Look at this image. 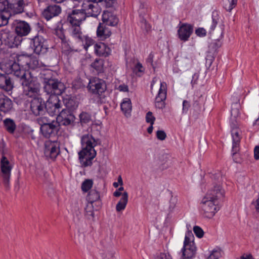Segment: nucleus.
Wrapping results in <instances>:
<instances>
[{
    "mask_svg": "<svg viewBox=\"0 0 259 259\" xmlns=\"http://www.w3.org/2000/svg\"><path fill=\"white\" fill-rule=\"evenodd\" d=\"M87 199L89 201L88 203H92L93 204L94 202H96L98 204L96 210H98L100 208L101 203L100 193L98 191L95 189L91 190L87 196Z\"/></svg>",
    "mask_w": 259,
    "mask_h": 259,
    "instance_id": "obj_30",
    "label": "nucleus"
},
{
    "mask_svg": "<svg viewBox=\"0 0 259 259\" xmlns=\"http://www.w3.org/2000/svg\"><path fill=\"white\" fill-rule=\"evenodd\" d=\"M178 203V198L176 196L171 195V197L166 205V210L168 213H171L174 212L175 208L177 207Z\"/></svg>",
    "mask_w": 259,
    "mask_h": 259,
    "instance_id": "obj_34",
    "label": "nucleus"
},
{
    "mask_svg": "<svg viewBox=\"0 0 259 259\" xmlns=\"http://www.w3.org/2000/svg\"><path fill=\"white\" fill-rule=\"evenodd\" d=\"M58 130V122L54 121L48 124L40 127V131L42 135L47 138L50 137L51 135H54Z\"/></svg>",
    "mask_w": 259,
    "mask_h": 259,
    "instance_id": "obj_24",
    "label": "nucleus"
},
{
    "mask_svg": "<svg viewBox=\"0 0 259 259\" xmlns=\"http://www.w3.org/2000/svg\"><path fill=\"white\" fill-rule=\"evenodd\" d=\"M61 12V8L59 6L52 5L48 6L42 12V16L47 20H49L53 17L58 16Z\"/></svg>",
    "mask_w": 259,
    "mask_h": 259,
    "instance_id": "obj_21",
    "label": "nucleus"
},
{
    "mask_svg": "<svg viewBox=\"0 0 259 259\" xmlns=\"http://www.w3.org/2000/svg\"><path fill=\"white\" fill-rule=\"evenodd\" d=\"M93 181L91 179H86L81 185V190L84 192H88L93 186Z\"/></svg>",
    "mask_w": 259,
    "mask_h": 259,
    "instance_id": "obj_40",
    "label": "nucleus"
},
{
    "mask_svg": "<svg viewBox=\"0 0 259 259\" xmlns=\"http://www.w3.org/2000/svg\"><path fill=\"white\" fill-rule=\"evenodd\" d=\"M190 107V103L187 100H184L183 102V112L186 113L188 110L189 107Z\"/></svg>",
    "mask_w": 259,
    "mask_h": 259,
    "instance_id": "obj_55",
    "label": "nucleus"
},
{
    "mask_svg": "<svg viewBox=\"0 0 259 259\" xmlns=\"http://www.w3.org/2000/svg\"><path fill=\"white\" fill-rule=\"evenodd\" d=\"M134 71L136 72V74L139 76H140V74H139V73H141L143 72V67L140 63H138L137 64L135 67Z\"/></svg>",
    "mask_w": 259,
    "mask_h": 259,
    "instance_id": "obj_52",
    "label": "nucleus"
},
{
    "mask_svg": "<svg viewBox=\"0 0 259 259\" xmlns=\"http://www.w3.org/2000/svg\"><path fill=\"white\" fill-rule=\"evenodd\" d=\"M88 88L93 94L100 95L106 91V84L103 79L94 78L90 80Z\"/></svg>",
    "mask_w": 259,
    "mask_h": 259,
    "instance_id": "obj_13",
    "label": "nucleus"
},
{
    "mask_svg": "<svg viewBox=\"0 0 259 259\" xmlns=\"http://www.w3.org/2000/svg\"><path fill=\"white\" fill-rule=\"evenodd\" d=\"M102 21L103 23L108 26H114L117 24L118 19L111 12L104 11L102 15Z\"/></svg>",
    "mask_w": 259,
    "mask_h": 259,
    "instance_id": "obj_27",
    "label": "nucleus"
},
{
    "mask_svg": "<svg viewBox=\"0 0 259 259\" xmlns=\"http://www.w3.org/2000/svg\"><path fill=\"white\" fill-rule=\"evenodd\" d=\"M146 121L150 124H154L155 120V117L153 116V113L151 111H148L146 115Z\"/></svg>",
    "mask_w": 259,
    "mask_h": 259,
    "instance_id": "obj_46",
    "label": "nucleus"
},
{
    "mask_svg": "<svg viewBox=\"0 0 259 259\" xmlns=\"http://www.w3.org/2000/svg\"><path fill=\"white\" fill-rule=\"evenodd\" d=\"M220 253L217 251H213L208 257L207 259H218Z\"/></svg>",
    "mask_w": 259,
    "mask_h": 259,
    "instance_id": "obj_56",
    "label": "nucleus"
},
{
    "mask_svg": "<svg viewBox=\"0 0 259 259\" xmlns=\"http://www.w3.org/2000/svg\"><path fill=\"white\" fill-rule=\"evenodd\" d=\"M113 251H106L102 253V259H115Z\"/></svg>",
    "mask_w": 259,
    "mask_h": 259,
    "instance_id": "obj_51",
    "label": "nucleus"
},
{
    "mask_svg": "<svg viewBox=\"0 0 259 259\" xmlns=\"http://www.w3.org/2000/svg\"><path fill=\"white\" fill-rule=\"evenodd\" d=\"M9 16H11V13L5 10L0 11V27L6 25V21L2 20V17H5V18Z\"/></svg>",
    "mask_w": 259,
    "mask_h": 259,
    "instance_id": "obj_48",
    "label": "nucleus"
},
{
    "mask_svg": "<svg viewBox=\"0 0 259 259\" xmlns=\"http://www.w3.org/2000/svg\"><path fill=\"white\" fill-rule=\"evenodd\" d=\"M80 121L81 124L87 123L91 120V116L87 112H82L79 115Z\"/></svg>",
    "mask_w": 259,
    "mask_h": 259,
    "instance_id": "obj_42",
    "label": "nucleus"
},
{
    "mask_svg": "<svg viewBox=\"0 0 259 259\" xmlns=\"http://www.w3.org/2000/svg\"><path fill=\"white\" fill-rule=\"evenodd\" d=\"M86 18L85 12L83 9L81 10H73L68 14L67 21L71 25H80L82 21Z\"/></svg>",
    "mask_w": 259,
    "mask_h": 259,
    "instance_id": "obj_20",
    "label": "nucleus"
},
{
    "mask_svg": "<svg viewBox=\"0 0 259 259\" xmlns=\"http://www.w3.org/2000/svg\"><path fill=\"white\" fill-rule=\"evenodd\" d=\"M237 0H228L225 4V8L227 11L230 12L236 5Z\"/></svg>",
    "mask_w": 259,
    "mask_h": 259,
    "instance_id": "obj_44",
    "label": "nucleus"
},
{
    "mask_svg": "<svg viewBox=\"0 0 259 259\" xmlns=\"http://www.w3.org/2000/svg\"><path fill=\"white\" fill-rule=\"evenodd\" d=\"M256 205L255 206L256 209L257 211L259 212V197L256 201Z\"/></svg>",
    "mask_w": 259,
    "mask_h": 259,
    "instance_id": "obj_64",
    "label": "nucleus"
},
{
    "mask_svg": "<svg viewBox=\"0 0 259 259\" xmlns=\"http://www.w3.org/2000/svg\"><path fill=\"white\" fill-rule=\"evenodd\" d=\"M121 109L125 116H128L131 114L132 109L131 101L129 98H125L120 105Z\"/></svg>",
    "mask_w": 259,
    "mask_h": 259,
    "instance_id": "obj_32",
    "label": "nucleus"
},
{
    "mask_svg": "<svg viewBox=\"0 0 259 259\" xmlns=\"http://www.w3.org/2000/svg\"><path fill=\"white\" fill-rule=\"evenodd\" d=\"M74 116L69 110L62 109L59 114L56 118V121L58 122V126L60 125H69L71 124L74 121Z\"/></svg>",
    "mask_w": 259,
    "mask_h": 259,
    "instance_id": "obj_19",
    "label": "nucleus"
},
{
    "mask_svg": "<svg viewBox=\"0 0 259 259\" xmlns=\"http://www.w3.org/2000/svg\"><path fill=\"white\" fill-rule=\"evenodd\" d=\"M122 193L118 191V190L115 191L114 193H113V196H115V197H119L120 196H122Z\"/></svg>",
    "mask_w": 259,
    "mask_h": 259,
    "instance_id": "obj_62",
    "label": "nucleus"
},
{
    "mask_svg": "<svg viewBox=\"0 0 259 259\" xmlns=\"http://www.w3.org/2000/svg\"><path fill=\"white\" fill-rule=\"evenodd\" d=\"M156 259H172V257L169 253H160Z\"/></svg>",
    "mask_w": 259,
    "mask_h": 259,
    "instance_id": "obj_54",
    "label": "nucleus"
},
{
    "mask_svg": "<svg viewBox=\"0 0 259 259\" xmlns=\"http://www.w3.org/2000/svg\"><path fill=\"white\" fill-rule=\"evenodd\" d=\"M203 104V100L201 97L198 98L197 100L194 101L193 105L194 110L197 112L200 111L202 106Z\"/></svg>",
    "mask_w": 259,
    "mask_h": 259,
    "instance_id": "obj_41",
    "label": "nucleus"
},
{
    "mask_svg": "<svg viewBox=\"0 0 259 259\" xmlns=\"http://www.w3.org/2000/svg\"><path fill=\"white\" fill-rule=\"evenodd\" d=\"M193 231L195 235L198 238H201L204 235V232L203 230L199 226H194L193 227Z\"/></svg>",
    "mask_w": 259,
    "mask_h": 259,
    "instance_id": "obj_47",
    "label": "nucleus"
},
{
    "mask_svg": "<svg viewBox=\"0 0 259 259\" xmlns=\"http://www.w3.org/2000/svg\"><path fill=\"white\" fill-rule=\"evenodd\" d=\"M31 41L34 53L37 55H44L47 52L48 48L45 45V40L42 36H35Z\"/></svg>",
    "mask_w": 259,
    "mask_h": 259,
    "instance_id": "obj_17",
    "label": "nucleus"
},
{
    "mask_svg": "<svg viewBox=\"0 0 259 259\" xmlns=\"http://www.w3.org/2000/svg\"><path fill=\"white\" fill-rule=\"evenodd\" d=\"M82 7L86 17L91 16L96 18L101 12V9L98 4L90 1L83 3Z\"/></svg>",
    "mask_w": 259,
    "mask_h": 259,
    "instance_id": "obj_16",
    "label": "nucleus"
},
{
    "mask_svg": "<svg viewBox=\"0 0 259 259\" xmlns=\"http://www.w3.org/2000/svg\"><path fill=\"white\" fill-rule=\"evenodd\" d=\"M103 1L105 3L106 6L108 8L112 7L115 3L114 0H103Z\"/></svg>",
    "mask_w": 259,
    "mask_h": 259,
    "instance_id": "obj_58",
    "label": "nucleus"
},
{
    "mask_svg": "<svg viewBox=\"0 0 259 259\" xmlns=\"http://www.w3.org/2000/svg\"><path fill=\"white\" fill-rule=\"evenodd\" d=\"M18 79L23 87V94L28 97L36 98L39 92V88L32 81L30 72L27 71Z\"/></svg>",
    "mask_w": 259,
    "mask_h": 259,
    "instance_id": "obj_3",
    "label": "nucleus"
},
{
    "mask_svg": "<svg viewBox=\"0 0 259 259\" xmlns=\"http://www.w3.org/2000/svg\"><path fill=\"white\" fill-rule=\"evenodd\" d=\"M99 126L93 124L91 125V134L83 135L81 138L82 150L78 152L79 159L82 166L87 167L92 164V160L96 156V151L94 147L97 145L98 139H95L93 136L94 130Z\"/></svg>",
    "mask_w": 259,
    "mask_h": 259,
    "instance_id": "obj_1",
    "label": "nucleus"
},
{
    "mask_svg": "<svg viewBox=\"0 0 259 259\" xmlns=\"http://www.w3.org/2000/svg\"><path fill=\"white\" fill-rule=\"evenodd\" d=\"M46 104V110L52 116L60 113L62 108V102L57 96H50Z\"/></svg>",
    "mask_w": 259,
    "mask_h": 259,
    "instance_id": "obj_11",
    "label": "nucleus"
},
{
    "mask_svg": "<svg viewBox=\"0 0 259 259\" xmlns=\"http://www.w3.org/2000/svg\"><path fill=\"white\" fill-rule=\"evenodd\" d=\"M65 89V84L57 78L45 77L44 79V90L50 96L61 95Z\"/></svg>",
    "mask_w": 259,
    "mask_h": 259,
    "instance_id": "obj_5",
    "label": "nucleus"
},
{
    "mask_svg": "<svg viewBox=\"0 0 259 259\" xmlns=\"http://www.w3.org/2000/svg\"><path fill=\"white\" fill-rule=\"evenodd\" d=\"M1 69L7 74H13L18 79L27 71L21 69L19 64L13 60L4 61L1 64Z\"/></svg>",
    "mask_w": 259,
    "mask_h": 259,
    "instance_id": "obj_8",
    "label": "nucleus"
},
{
    "mask_svg": "<svg viewBox=\"0 0 259 259\" xmlns=\"http://www.w3.org/2000/svg\"><path fill=\"white\" fill-rule=\"evenodd\" d=\"M31 28L29 24L23 21L16 22L15 30V33L21 37L27 35L30 31Z\"/></svg>",
    "mask_w": 259,
    "mask_h": 259,
    "instance_id": "obj_23",
    "label": "nucleus"
},
{
    "mask_svg": "<svg viewBox=\"0 0 259 259\" xmlns=\"http://www.w3.org/2000/svg\"><path fill=\"white\" fill-rule=\"evenodd\" d=\"M156 137L158 140L163 141L166 137V134L164 131L158 130L156 132Z\"/></svg>",
    "mask_w": 259,
    "mask_h": 259,
    "instance_id": "obj_50",
    "label": "nucleus"
},
{
    "mask_svg": "<svg viewBox=\"0 0 259 259\" xmlns=\"http://www.w3.org/2000/svg\"><path fill=\"white\" fill-rule=\"evenodd\" d=\"M30 109L35 116L43 114L46 112V104L41 98H34L30 102Z\"/></svg>",
    "mask_w": 259,
    "mask_h": 259,
    "instance_id": "obj_18",
    "label": "nucleus"
},
{
    "mask_svg": "<svg viewBox=\"0 0 259 259\" xmlns=\"http://www.w3.org/2000/svg\"><path fill=\"white\" fill-rule=\"evenodd\" d=\"M0 176L3 178V183L5 186L8 188L10 185V179L12 166L7 158L4 156L0 160Z\"/></svg>",
    "mask_w": 259,
    "mask_h": 259,
    "instance_id": "obj_10",
    "label": "nucleus"
},
{
    "mask_svg": "<svg viewBox=\"0 0 259 259\" xmlns=\"http://www.w3.org/2000/svg\"><path fill=\"white\" fill-rule=\"evenodd\" d=\"M195 33L197 34V35L200 36V37L204 36L206 34V32L205 29H204L203 28H199L195 30Z\"/></svg>",
    "mask_w": 259,
    "mask_h": 259,
    "instance_id": "obj_53",
    "label": "nucleus"
},
{
    "mask_svg": "<svg viewBox=\"0 0 259 259\" xmlns=\"http://www.w3.org/2000/svg\"><path fill=\"white\" fill-rule=\"evenodd\" d=\"M193 31V27L188 24H183L178 30L179 38L183 41H186L190 37Z\"/></svg>",
    "mask_w": 259,
    "mask_h": 259,
    "instance_id": "obj_22",
    "label": "nucleus"
},
{
    "mask_svg": "<svg viewBox=\"0 0 259 259\" xmlns=\"http://www.w3.org/2000/svg\"><path fill=\"white\" fill-rule=\"evenodd\" d=\"M198 74L197 73L194 74V75L193 76V78H192V81L194 83H196V80L198 79Z\"/></svg>",
    "mask_w": 259,
    "mask_h": 259,
    "instance_id": "obj_63",
    "label": "nucleus"
},
{
    "mask_svg": "<svg viewBox=\"0 0 259 259\" xmlns=\"http://www.w3.org/2000/svg\"><path fill=\"white\" fill-rule=\"evenodd\" d=\"M118 89L120 91L122 92H127L128 90V88L127 85L125 84H121L119 86Z\"/></svg>",
    "mask_w": 259,
    "mask_h": 259,
    "instance_id": "obj_60",
    "label": "nucleus"
},
{
    "mask_svg": "<svg viewBox=\"0 0 259 259\" xmlns=\"http://www.w3.org/2000/svg\"><path fill=\"white\" fill-rule=\"evenodd\" d=\"M112 34L108 26L103 23H100L97 29V36L101 40L109 38Z\"/></svg>",
    "mask_w": 259,
    "mask_h": 259,
    "instance_id": "obj_25",
    "label": "nucleus"
},
{
    "mask_svg": "<svg viewBox=\"0 0 259 259\" xmlns=\"http://www.w3.org/2000/svg\"><path fill=\"white\" fill-rule=\"evenodd\" d=\"M94 209L92 203H88L85 208V216L89 220H93L94 219Z\"/></svg>",
    "mask_w": 259,
    "mask_h": 259,
    "instance_id": "obj_38",
    "label": "nucleus"
},
{
    "mask_svg": "<svg viewBox=\"0 0 259 259\" xmlns=\"http://www.w3.org/2000/svg\"><path fill=\"white\" fill-rule=\"evenodd\" d=\"M71 31V45L72 44H76L77 42L82 39V37L83 36L80 27V25H72V27L70 28Z\"/></svg>",
    "mask_w": 259,
    "mask_h": 259,
    "instance_id": "obj_28",
    "label": "nucleus"
},
{
    "mask_svg": "<svg viewBox=\"0 0 259 259\" xmlns=\"http://www.w3.org/2000/svg\"><path fill=\"white\" fill-rule=\"evenodd\" d=\"M190 237H193L191 232H188L186 234L184 246L182 249V257L185 259H191L196 253V247L193 241L191 240Z\"/></svg>",
    "mask_w": 259,
    "mask_h": 259,
    "instance_id": "obj_7",
    "label": "nucleus"
},
{
    "mask_svg": "<svg viewBox=\"0 0 259 259\" xmlns=\"http://www.w3.org/2000/svg\"><path fill=\"white\" fill-rule=\"evenodd\" d=\"M5 129L10 134H13L16 128V125L14 121L10 118H6L4 120Z\"/></svg>",
    "mask_w": 259,
    "mask_h": 259,
    "instance_id": "obj_35",
    "label": "nucleus"
},
{
    "mask_svg": "<svg viewBox=\"0 0 259 259\" xmlns=\"http://www.w3.org/2000/svg\"><path fill=\"white\" fill-rule=\"evenodd\" d=\"M84 235L83 233L78 232L75 235V243L76 244H79L83 242L84 240Z\"/></svg>",
    "mask_w": 259,
    "mask_h": 259,
    "instance_id": "obj_49",
    "label": "nucleus"
},
{
    "mask_svg": "<svg viewBox=\"0 0 259 259\" xmlns=\"http://www.w3.org/2000/svg\"><path fill=\"white\" fill-rule=\"evenodd\" d=\"M254 157L255 159H259V146H256L254 149Z\"/></svg>",
    "mask_w": 259,
    "mask_h": 259,
    "instance_id": "obj_57",
    "label": "nucleus"
},
{
    "mask_svg": "<svg viewBox=\"0 0 259 259\" xmlns=\"http://www.w3.org/2000/svg\"><path fill=\"white\" fill-rule=\"evenodd\" d=\"M13 88L10 78L6 74H0V88L10 91Z\"/></svg>",
    "mask_w": 259,
    "mask_h": 259,
    "instance_id": "obj_31",
    "label": "nucleus"
},
{
    "mask_svg": "<svg viewBox=\"0 0 259 259\" xmlns=\"http://www.w3.org/2000/svg\"><path fill=\"white\" fill-rule=\"evenodd\" d=\"M25 5L24 0H0V11L5 10L11 15L21 13Z\"/></svg>",
    "mask_w": 259,
    "mask_h": 259,
    "instance_id": "obj_6",
    "label": "nucleus"
},
{
    "mask_svg": "<svg viewBox=\"0 0 259 259\" xmlns=\"http://www.w3.org/2000/svg\"><path fill=\"white\" fill-rule=\"evenodd\" d=\"M219 20V17L218 12L214 11L212 14V24L210 26V29L211 30H213L218 24V20Z\"/></svg>",
    "mask_w": 259,
    "mask_h": 259,
    "instance_id": "obj_43",
    "label": "nucleus"
},
{
    "mask_svg": "<svg viewBox=\"0 0 259 259\" xmlns=\"http://www.w3.org/2000/svg\"><path fill=\"white\" fill-rule=\"evenodd\" d=\"M225 191L217 184L209 188L202 199V209L206 217L211 218L219 210L218 199L224 197Z\"/></svg>",
    "mask_w": 259,
    "mask_h": 259,
    "instance_id": "obj_2",
    "label": "nucleus"
},
{
    "mask_svg": "<svg viewBox=\"0 0 259 259\" xmlns=\"http://www.w3.org/2000/svg\"><path fill=\"white\" fill-rule=\"evenodd\" d=\"M13 107L12 100L4 94H0V110L5 113L10 111Z\"/></svg>",
    "mask_w": 259,
    "mask_h": 259,
    "instance_id": "obj_29",
    "label": "nucleus"
},
{
    "mask_svg": "<svg viewBox=\"0 0 259 259\" xmlns=\"http://www.w3.org/2000/svg\"><path fill=\"white\" fill-rule=\"evenodd\" d=\"M22 40V37L16 33L9 31H3V43L10 48L18 47Z\"/></svg>",
    "mask_w": 259,
    "mask_h": 259,
    "instance_id": "obj_12",
    "label": "nucleus"
},
{
    "mask_svg": "<svg viewBox=\"0 0 259 259\" xmlns=\"http://www.w3.org/2000/svg\"><path fill=\"white\" fill-rule=\"evenodd\" d=\"M158 95L155 98V106L159 109H162L165 107L164 101L166 98L167 85L164 82H161L156 77H154L151 84V92L156 91L158 88Z\"/></svg>",
    "mask_w": 259,
    "mask_h": 259,
    "instance_id": "obj_4",
    "label": "nucleus"
},
{
    "mask_svg": "<svg viewBox=\"0 0 259 259\" xmlns=\"http://www.w3.org/2000/svg\"><path fill=\"white\" fill-rule=\"evenodd\" d=\"M231 135L233 140L232 154L234 161L238 163L240 162V161L235 160V156L237 155V153L239 150V146L240 141V131L236 127L234 123L231 125Z\"/></svg>",
    "mask_w": 259,
    "mask_h": 259,
    "instance_id": "obj_15",
    "label": "nucleus"
},
{
    "mask_svg": "<svg viewBox=\"0 0 259 259\" xmlns=\"http://www.w3.org/2000/svg\"><path fill=\"white\" fill-rule=\"evenodd\" d=\"M60 153L59 143L56 141H47L45 143L44 153L47 157L55 159Z\"/></svg>",
    "mask_w": 259,
    "mask_h": 259,
    "instance_id": "obj_14",
    "label": "nucleus"
},
{
    "mask_svg": "<svg viewBox=\"0 0 259 259\" xmlns=\"http://www.w3.org/2000/svg\"><path fill=\"white\" fill-rule=\"evenodd\" d=\"M221 176V172L220 171L215 172L214 174H212L210 177L212 179H214L215 180H218Z\"/></svg>",
    "mask_w": 259,
    "mask_h": 259,
    "instance_id": "obj_59",
    "label": "nucleus"
},
{
    "mask_svg": "<svg viewBox=\"0 0 259 259\" xmlns=\"http://www.w3.org/2000/svg\"><path fill=\"white\" fill-rule=\"evenodd\" d=\"M81 219V213L80 212H76V215L73 218V222L76 228H79L81 226L82 224Z\"/></svg>",
    "mask_w": 259,
    "mask_h": 259,
    "instance_id": "obj_45",
    "label": "nucleus"
},
{
    "mask_svg": "<svg viewBox=\"0 0 259 259\" xmlns=\"http://www.w3.org/2000/svg\"><path fill=\"white\" fill-rule=\"evenodd\" d=\"M63 103L67 108V110H73L77 107V104L73 99L70 97L64 98Z\"/></svg>",
    "mask_w": 259,
    "mask_h": 259,
    "instance_id": "obj_36",
    "label": "nucleus"
},
{
    "mask_svg": "<svg viewBox=\"0 0 259 259\" xmlns=\"http://www.w3.org/2000/svg\"><path fill=\"white\" fill-rule=\"evenodd\" d=\"M128 201V193L126 192H124L122 194V197L117 203L116 206V209L117 211H120L126 207Z\"/></svg>",
    "mask_w": 259,
    "mask_h": 259,
    "instance_id": "obj_33",
    "label": "nucleus"
},
{
    "mask_svg": "<svg viewBox=\"0 0 259 259\" xmlns=\"http://www.w3.org/2000/svg\"><path fill=\"white\" fill-rule=\"evenodd\" d=\"M153 55L152 54H150L149 56H148V58L147 59V61L149 63H150L151 64H152V62H153Z\"/></svg>",
    "mask_w": 259,
    "mask_h": 259,
    "instance_id": "obj_61",
    "label": "nucleus"
},
{
    "mask_svg": "<svg viewBox=\"0 0 259 259\" xmlns=\"http://www.w3.org/2000/svg\"><path fill=\"white\" fill-rule=\"evenodd\" d=\"M94 49L96 54L100 57H106L111 53L110 49L103 42L96 44L94 46Z\"/></svg>",
    "mask_w": 259,
    "mask_h": 259,
    "instance_id": "obj_26",
    "label": "nucleus"
},
{
    "mask_svg": "<svg viewBox=\"0 0 259 259\" xmlns=\"http://www.w3.org/2000/svg\"><path fill=\"white\" fill-rule=\"evenodd\" d=\"M81 38L82 39H80L76 44H74V45L72 44V46H69L68 47H67L66 49H65V47L68 45L64 43V47H63L64 51L68 52V53L72 51L77 52L81 48H83L86 51H87L88 49L90 46L95 44V40L92 38L87 35H83Z\"/></svg>",
    "mask_w": 259,
    "mask_h": 259,
    "instance_id": "obj_9",
    "label": "nucleus"
},
{
    "mask_svg": "<svg viewBox=\"0 0 259 259\" xmlns=\"http://www.w3.org/2000/svg\"><path fill=\"white\" fill-rule=\"evenodd\" d=\"M104 61L101 59H97L92 63L91 66L98 73L103 71Z\"/></svg>",
    "mask_w": 259,
    "mask_h": 259,
    "instance_id": "obj_39",
    "label": "nucleus"
},
{
    "mask_svg": "<svg viewBox=\"0 0 259 259\" xmlns=\"http://www.w3.org/2000/svg\"><path fill=\"white\" fill-rule=\"evenodd\" d=\"M50 113L47 112L37 119V122L40 125V127L44 125H48V124L52 123V122L55 121V120H52L50 118Z\"/></svg>",
    "mask_w": 259,
    "mask_h": 259,
    "instance_id": "obj_37",
    "label": "nucleus"
}]
</instances>
